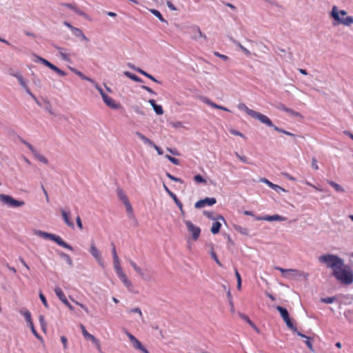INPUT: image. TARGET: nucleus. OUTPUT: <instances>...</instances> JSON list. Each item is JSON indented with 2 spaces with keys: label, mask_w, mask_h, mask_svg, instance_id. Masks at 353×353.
Listing matches in <instances>:
<instances>
[{
  "label": "nucleus",
  "mask_w": 353,
  "mask_h": 353,
  "mask_svg": "<svg viewBox=\"0 0 353 353\" xmlns=\"http://www.w3.org/2000/svg\"><path fill=\"white\" fill-rule=\"evenodd\" d=\"M332 272V275L339 281L346 285L352 283L353 274L350 270L343 268L344 265H339Z\"/></svg>",
  "instance_id": "f03ea898"
},
{
  "label": "nucleus",
  "mask_w": 353,
  "mask_h": 353,
  "mask_svg": "<svg viewBox=\"0 0 353 353\" xmlns=\"http://www.w3.org/2000/svg\"><path fill=\"white\" fill-rule=\"evenodd\" d=\"M238 108L240 110L245 111L249 116H250L252 118H253V117H254V114L256 112L255 110L250 109L249 108L247 107V105L245 104H244L243 103H241L238 105Z\"/></svg>",
  "instance_id": "b1692460"
},
{
  "label": "nucleus",
  "mask_w": 353,
  "mask_h": 353,
  "mask_svg": "<svg viewBox=\"0 0 353 353\" xmlns=\"http://www.w3.org/2000/svg\"><path fill=\"white\" fill-rule=\"evenodd\" d=\"M134 270L145 280L146 281H150V278L149 276L146 275L143 271L139 267L137 266Z\"/></svg>",
  "instance_id": "de8ad7c7"
},
{
  "label": "nucleus",
  "mask_w": 353,
  "mask_h": 353,
  "mask_svg": "<svg viewBox=\"0 0 353 353\" xmlns=\"http://www.w3.org/2000/svg\"><path fill=\"white\" fill-rule=\"evenodd\" d=\"M20 314L23 315L28 323V325L33 323L31 318V313L27 309H23L19 311Z\"/></svg>",
  "instance_id": "c756f323"
},
{
  "label": "nucleus",
  "mask_w": 353,
  "mask_h": 353,
  "mask_svg": "<svg viewBox=\"0 0 353 353\" xmlns=\"http://www.w3.org/2000/svg\"><path fill=\"white\" fill-rule=\"evenodd\" d=\"M30 329H31V331L33 333V334L37 338V339H41V336L40 335L37 333V332L36 331L35 328H34V324L33 323H31L29 325Z\"/></svg>",
  "instance_id": "0e129e2a"
},
{
  "label": "nucleus",
  "mask_w": 353,
  "mask_h": 353,
  "mask_svg": "<svg viewBox=\"0 0 353 353\" xmlns=\"http://www.w3.org/2000/svg\"><path fill=\"white\" fill-rule=\"evenodd\" d=\"M149 103L152 105L154 111L155 113L158 115H162L163 114V110L161 105H158L156 103L155 100L154 99H150L148 101Z\"/></svg>",
  "instance_id": "4be33fe9"
},
{
  "label": "nucleus",
  "mask_w": 353,
  "mask_h": 353,
  "mask_svg": "<svg viewBox=\"0 0 353 353\" xmlns=\"http://www.w3.org/2000/svg\"><path fill=\"white\" fill-rule=\"evenodd\" d=\"M331 15L333 19L338 21L339 23L349 26L353 23V17L351 16L341 18L339 15V10L336 6H333L331 12Z\"/></svg>",
  "instance_id": "20e7f679"
},
{
  "label": "nucleus",
  "mask_w": 353,
  "mask_h": 353,
  "mask_svg": "<svg viewBox=\"0 0 353 353\" xmlns=\"http://www.w3.org/2000/svg\"><path fill=\"white\" fill-rule=\"evenodd\" d=\"M81 330L82 331V334L86 340H90L93 339V335L90 334L85 329V326L82 324L80 325Z\"/></svg>",
  "instance_id": "58836bf2"
},
{
  "label": "nucleus",
  "mask_w": 353,
  "mask_h": 353,
  "mask_svg": "<svg viewBox=\"0 0 353 353\" xmlns=\"http://www.w3.org/2000/svg\"><path fill=\"white\" fill-rule=\"evenodd\" d=\"M210 255L212 256V258L215 261V262L220 266H221V263L220 262V261L217 258V256L216 254V253L213 251V250H211L210 252Z\"/></svg>",
  "instance_id": "052dcab7"
},
{
  "label": "nucleus",
  "mask_w": 353,
  "mask_h": 353,
  "mask_svg": "<svg viewBox=\"0 0 353 353\" xmlns=\"http://www.w3.org/2000/svg\"><path fill=\"white\" fill-rule=\"evenodd\" d=\"M150 12L155 17H157L161 22L168 23V21L163 17L162 14L159 10L155 9H150Z\"/></svg>",
  "instance_id": "e433bc0d"
},
{
  "label": "nucleus",
  "mask_w": 353,
  "mask_h": 353,
  "mask_svg": "<svg viewBox=\"0 0 353 353\" xmlns=\"http://www.w3.org/2000/svg\"><path fill=\"white\" fill-rule=\"evenodd\" d=\"M126 335L132 342V346L134 349L141 350L144 347L141 343L131 333L126 332Z\"/></svg>",
  "instance_id": "2eb2a0df"
},
{
  "label": "nucleus",
  "mask_w": 353,
  "mask_h": 353,
  "mask_svg": "<svg viewBox=\"0 0 353 353\" xmlns=\"http://www.w3.org/2000/svg\"><path fill=\"white\" fill-rule=\"evenodd\" d=\"M279 108L284 112H286L288 113H290L294 116H296V117H298V116H300V114L298 112H296L292 109H290L287 107H285L284 105H282L281 104L279 106Z\"/></svg>",
  "instance_id": "c9c22d12"
},
{
  "label": "nucleus",
  "mask_w": 353,
  "mask_h": 353,
  "mask_svg": "<svg viewBox=\"0 0 353 353\" xmlns=\"http://www.w3.org/2000/svg\"><path fill=\"white\" fill-rule=\"evenodd\" d=\"M124 205L125 206L128 217L134 221V226H137L138 225V222H137V219L134 217V213H133V208H132L130 201L127 202Z\"/></svg>",
  "instance_id": "a211bd4d"
},
{
  "label": "nucleus",
  "mask_w": 353,
  "mask_h": 353,
  "mask_svg": "<svg viewBox=\"0 0 353 353\" xmlns=\"http://www.w3.org/2000/svg\"><path fill=\"white\" fill-rule=\"evenodd\" d=\"M59 254L61 256V258L63 259L70 266L73 265L72 260L68 254L61 252Z\"/></svg>",
  "instance_id": "4c0bfd02"
},
{
  "label": "nucleus",
  "mask_w": 353,
  "mask_h": 353,
  "mask_svg": "<svg viewBox=\"0 0 353 353\" xmlns=\"http://www.w3.org/2000/svg\"><path fill=\"white\" fill-rule=\"evenodd\" d=\"M135 134L145 144L149 146L154 145V142L152 141L150 139L147 138L145 135L141 134V132H136Z\"/></svg>",
  "instance_id": "cd10ccee"
},
{
  "label": "nucleus",
  "mask_w": 353,
  "mask_h": 353,
  "mask_svg": "<svg viewBox=\"0 0 353 353\" xmlns=\"http://www.w3.org/2000/svg\"><path fill=\"white\" fill-rule=\"evenodd\" d=\"M203 214L210 219L212 220H223L225 221L224 218L221 215H219L217 217H214L213 212L210 211H204Z\"/></svg>",
  "instance_id": "f704fd0d"
},
{
  "label": "nucleus",
  "mask_w": 353,
  "mask_h": 353,
  "mask_svg": "<svg viewBox=\"0 0 353 353\" xmlns=\"http://www.w3.org/2000/svg\"><path fill=\"white\" fill-rule=\"evenodd\" d=\"M233 43L236 46H238L244 53L245 55L247 56H250L251 54V52L250 50H248L247 48H245V47H243L240 42L236 41V40H232Z\"/></svg>",
  "instance_id": "a19ab883"
},
{
  "label": "nucleus",
  "mask_w": 353,
  "mask_h": 353,
  "mask_svg": "<svg viewBox=\"0 0 353 353\" xmlns=\"http://www.w3.org/2000/svg\"><path fill=\"white\" fill-rule=\"evenodd\" d=\"M12 77L17 79L19 83L21 85V87L25 90L26 92L28 94L32 99H35V95L32 93L30 88L28 86L26 81L24 79L23 76L19 74H12Z\"/></svg>",
  "instance_id": "9b49d317"
},
{
  "label": "nucleus",
  "mask_w": 353,
  "mask_h": 353,
  "mask_svg": "<svg viewBox=\"0 0 353 353\" xmlns=\"http://www.w3.org/2000/svg\"><path fill=\"white\" fill-rule=\"evenodd\" d=\"M35 234H37V236L43 238V239H49V240H51L52 241H54L56 243H57L59 245L64 248H66L69 250H71L72 251L73 250V248L69 244H68L67 243H65L62 239L61 236H58V235H56V234H52V233H48V232H43V231H41V230H37L35 232Z\"/></svg>",
  "instance_id": "7ed1b4c3"
},
{
  "label": "nucleus",
  "mask_w": 353,
  "mask_h": 353,
  "mask_svg": "<svg viewBox=\"0 0 353 353\" xmlns=\"http://www.w3.org/2000/svg\"><path fill=\"white\" fill-rule=\"evenodd\" d=\"M90 341H92L93 343L96 345L98 351L100 353H102L99 341L95 336H93V339H91Z\"/></svg>",
  "instance_id": "3c124183"
},
{
  "label": "nucleus",
  "mask_w": 353,
  "mask_h": 353,
  "mask_svg": "<svg viewBox=\"0 0 353 353\" xmlns=\"http://www.w3.org/2000/svg\"><path fill=\"white\" fill-rule=\"evenodd\" d=\"M33 155L40 162H41V163H43L44 164H48V159L44 156H43L41 154H39L38 152H37Z\"/></svg>",
  "instance_id": "79ce46f5"
},
{
  "label": "nucleus",
  "mask_w": 353,
  "mask_h": 353,
  "mask_svg": "<svg viewBox=\"0 0 353 353\" xmlns=\"http://www.w3.org/2000/svg\"><path fill=\"white\" fill-rule=\"evenodd\" d=\"M34 58H35L34 59V62H39V63L43 64L44 65L47 66L48 68H49L51 70H52L53 71H54L59 76L64 77V76L66 75V73L63 70H61L60 68H59L56 65H53L50 61H48V60L45 59L44 58H42V57H41L39 56H37V55H34Z\"/></svg>",
  "instance_id": "0eeeda50"
},
{
  "label": "nucleus",
  "mask_w": 353,
  "mask_h": 353,
  "mask_svg": "<svg viewBox=\"0 0 353 353\" xmlns=\"http://www.w3.org/2000/svg\"><path fill=\"white\" fill-rule=\"evenodd\" d=\"M216 203V200L214 197H206L203 199H201L195 203L194 207L196 208H201L205 207V205H213Z\"/></svg>",
  "instance_id": "f8f14e48"
},
{
  "label": "nucleus",
  "mask_w": 353,
  "mask_h": 353,
  "mask_svg": "<svg viewBox=\"0 0 353 353\" xmlns=\"http://www.w3.org/2000/svg\"><path fill=\"white\" fill-rule=\"evenodd\" d=\"M203 101L204 103H205L206 104L209 105L210 106L214 108L220 109V110H225V111H229V110L227 109L226 108L223 107V106L219 105H217L216 103H215L212 102V101H210L207 97H203Z\"/></svg>",
  "instance_id": "393cba45"
},
{
  "label": "nucleus",
  "mask_w": 353,
  "mask_h": 353,
  "mask_svg": "<svg viewBox=\"0 0 353 353\" xmlns=\"http://www.w3.org/2000/svg\"><path fill=\"white\" fill-rule=\"evenodd\" d=\"M39 321L40 323V325H41L42 330L43 332H46V321H45V318H44V316L43 315H40L39 316Z\"/></svg>",
  "instance_id": "09e8293b"
},
{
  "label": "nucleus",
  "mask_w": 353,
  "mask_h": 353,
  "mask_svg": "<svg viewBox=\"0 0 353 353\" xmlns=\"http://www.w3.org/2000/svg\"><path fill=\"white\" fill-rule=\"evenodd\" d=\"M184 223L193 240L196 241L201 234L200 228L195 226L190 221H185Z\"/></svg>",
  "instance_id": "1a4fd4ad"
},
{
  "label": "nucleus",
  "mask_w": 353,
  "mask_h": 353,
  "mask_svg": "<svg viewBox=\"0 0 353 353\" xmlns=\"http://www.w3.org/2000/svg\"><path fill=\"white\" fill-rule=\"evenodd\" d=\"M54 292L63 303H68V299L60 287L56 286Z\"/></svg>",
  "instance_id": "5701e85b"
},
{
  "label": "nucleus",
  "mask_w": 353,
  "mask_h": 353,
  "mask_svg": "<svg viewBox=\"0 0 353 353\" xmlns=\"http://www.w3.org/2000/svg\"><path fill=\"white\" fill-rule=\"evenodd\" d=\"M117 196L119 197V199L124 204L129 201L128 196H126V194H125V192H123V190L121 188H118L117 189Z\"/></svg>",
  "instance_id": "bb28decb"
},
{
  "label": "nucleus",
  "mask_w": 353,
  "mask_h": 353,
  "mask_svg": "<svg viewBox=\"0 0 353 353\" xmlns=\"http://www.w3.org/2000/svg\"><path fill=\"white\" fill-rule=\"evenodd\" d=\"M240 317L245 321L248 323H249L254 330H256L257 332L259 331L258 328L256 327V325L250 321L249 317L243 314H239Z\"/></svg>",
  "instance_id": "a18cd8bd"
},
{
  "label": "nucleus",
  "mask_w": 353,
  "mask_h": 353,
  "mask_svg": "<svg viewBox=\"0 0 353 353\" xmlns=\"http://www.w3.org/2000/svg\"><path fill=\"white\" fill-rule=\"evenodd\" d=\"M191 31L192 33V39H194L195 40H197L201 37L206 39V36L202 33V32L199 26H193L192 27H191Z\"/></svg>",
  "instance_id": "dca6fc26"
},
{
  "label": "nucleus",
  "mask_w": 353,
  "mask_h": 353,
  "mask_svg": "<svg viewBox=\"0 0 353 353\" xmlns=\"http://www.w3.org/2000/svg\"><path fill=\"white\" fill-rule=\"evenodd\" d=\"M166 176L168 178H169L170 180L173 181H175V182H179L181 183H183V181L182 179H181L180 178H177V177H175L173 175H172L169 172H167L166 173Z\"/></svg>",
  "instance_id": "864d4df0"
},
{
  "label": "nucleus",
  "mask_w": 353,
  "mask_h": 353,
  "mask_svg": "<svg viewBox=\"0 0 353 353\" xmlns=\"http://www.w3.org/2000/svg\"><path fill=\"white\" fill-rule=\"evenodd\" d=\"M25 145L31 151L32 154H35L37 152V150L33 147V145L30 143L27 142Z\"/></svg>",
  "instance_id": "338daca9"
},
{
  "label": "nucleus",
  "mask_w": 353,
  "mask_h": 353,
  "mask_svg": "<svg viewBox=\"0 0 353 353\" xmlns=\"http://www.w3.org/2000/svg\"><path fill=\"white\" fill-rule=\"evenodd\" d=\"M318 259L321 263L325 264L327 268H331L332 272L339 268V265H345L344 261L341 258L332 254H322Z\"/></svg>",
  "instance_id": "f257e3e1"
},
{
  "label": "nucleus",
  "mask_w": 353,
  "mask_h": 353,
  "mask_svg": "<svg viewBox=\"0 0 353 353\" xmlns=\"http://www.w3.org/2000/svg\"><path fill=\"white\" fill-rule=\"evenodd\" d=\"M234 229L236 232H239L241 234L246 235V236L249 235V231L246 228L236 225L234 227Z\"/></svg>",
  "instance_id": "37998d69"
},
{
  "label": "nucleus",
  "mask_w": 353,
  "mask_h": 353,
  "mask_svg": "<svg viewBox=\"0 0 353 353\" xmlns=\"http://www.w3.org/2000/svg\"><path fill=\"white\" fill-rule=\"evenodd\" d=\"M253 118L259 120L261 123L265 124L267 126L272 128L275 130V127L276 126L273 124L270 118L266 115H264L259 112H256Z\"/></svg>",
  "instance_id": "9d476101"
},
{
  "label": "nucleus",
  "mask_w": 353,
  "mask_h": 353,
  "mask_svg": "<svg viewBox=\"0 0 353 353\" xmlns=\"http://www.w3.org/2000/svg\"><path fill=\"white\" fill-rule=\"evenodd\" d=\"M287 218L278 215L274 214L272 216H265V221H286Z\"/></svg>",
  "instance_id": "c85d7f7f"
},
{
  "label": "nucleus",
  "mask_w": 353,
  "mask_h": 353,
  "mask_svg": "<svg viewBox=\"0 0 353 353\" xmlns=\"http://www.w3.org/2000/svg\"><path fill=\"white\" fill-rule=\"evenodd\" d=\"M90 252L92 256L97 260L101 266L103 265L101 254L100 251L97 249L94 242L91 243Z\"/></svg>",
  "instance_id": "ddd939ff"
},
{
  "label": "nucleus",
  "mask_w": 353,
  "mask_h": 353,
  "mask_svg": "<svg viewBox=\"0 0 353 353\" xmlns=\"http://www.w3.org/2000/svg\"><path fill=\"white\" fill-rule=\"evenodd\" d=\"M128 312L129 313H137L139 314V316L143 318V314L139 307H135L134 309H130L128 310Z\"/></svg>",
  "instance_id": "6e6d98bb"
},
{
  "label": "nucleus",
  "mask_w": 353,
  "mask_h": 353,
  "mask_svg": "<svg viewBox=\"0 0 353 353\" xmlns=\"http://www.w3.org/2000/svg\"><path fill=\"white\" fill-rule=\"evenodd\" d=\"M70 70L79 77H81L82 79L92 82V80L90 78L85 76L81 72L79 71L78 70L72 68H70Z\"/></svg>",
  "instance_id": "ea45409f"
},
{
  "label": "nucleus",
  "mask_w": 353,
  "mask_h": 353,
  "mask_svg": "<svg viewBox=\"0 0 353 353\" xmlns=\"http://www.w3.org/2000/svg\"><path fill=\"white\" fill-rule=\"evenodd\" d=\"M124 75L126 76L127 77L130 78V79L136 81V82H139V83H141L143 82V80L139 78V77H137V75H135L133 73H131L130 72H128V71H125L123 72Z\"/></svg>",
  "instance_id": "2f4dec72"
},
{
  "label": "nucleus",
  "mask_w": 353,
  "mask_h": 353,
  "mask_svg": "<svg viewBox=\"0 0 353 353\" xmlns=\"http://www.w3.org/2000/svg\"><path fill=\"white\" fill-rule=\"evenodd\" d=\"M134 270L145 280L146 281H150V278L149 276L146 275L143 271L139 267L137 266Z\"/></svg>",
  "instance_id": "49530a36"
},
{
  "label": "nucleus",
  "mask_w": 353,
  "mask_h": 353,
  "mask_svg": "<svg viewBox=\"0 0 353 353\" xmlns=\"http://www.w3.org/2000/svg\"><path fill=\"white\" fill-rule=\"evenodd\" d=\"M72 34L76 37L80 38L82 41H87V42L89 41V39L84 34L83 31L78 28H76L75 29H74Z\"/></svg>",
  "instance_id": "a878e982"
},
{
  "label": "nucleus",
  "mask_w": 353,
  "mask_h": 353,
  "mask_svg": "<svg viewBox=\"0 0 353 353\" xmlns=\"http://www.w3.org/2000/svg\"><path fill=\"white\" fill-rule=\"evenodd\" d=\"M174 201V203H176V205L178 206L179 208H181V205L182 203L179 200V199L177 198V196H176V194L174 193H173L172 195L170 196Z\"/></svg>",
  "instance_id": "5fc2aeb1"
},
{
  "label": "nucleus",
  "mask_w": 353,
  "mask_h": 353,
  "mask_svg": "<svg viewBox=\"0 0 353 353\" xmlns=\"http://www.w3.org/2000/svg\"><path fill=\"white\" fill-rule=\"evenodd\" d=\"M45 109L51 114H53V112L52 111V107L49 101L45 102Z\"/></svg>",
  "instance_id": "69168bd1"
},
{
  "label": "nucleus",
  "mask_w": 353,
  "mask_h": 353,
  "mask_svg": "<svg viewBox=\"0 0 353 353\" xmlns=\"http://www.w3.org/2000/svg\"><path fill=\"white\" fill-rule=\"evenodd\" d=\"M25 145L31 151L32 154H35L37 152V150L33 147V145L30 143L27 142Z\"/></svg>",
  "instance_id": "774afa93"
},
{
  "label": "nucleus",
  "mask_w": 353,
  "mask_h": 353,
  "mask_svg": "<svg viewBox=\"0 0 353 353\" xmlns=\"http://www.w3.org/2000/svg\"><path fill=\"white\" fill-rule=\"evenodd\" d=\"M296 333L297 334L298 336H301V338L304 339L305 341H304V343H305V345H307V347L312 351V352H314V349H313V345H312V338L310 337V336H307L305 334H303V333H301V332L298 331L296 332Z\"/></svg>",
  "instance_id": "6ab92c4d"
},
{
  "label": "nucleus",
  "mask_w": 353,
  "mask_h": 353,
  "mask_svg": "<svg viewBox=\"0 0 353 353\" xmlns=\"http://www.w3.org/2000/svg\"><path fill=\"white\" fill-rule=\"evenodd\" d=\"M276 308L279 312L281 317L285 322L286 325L294 332H297V327L292 323L287 309L279 305L276 306Z\"/></svg>",
  "instance_id": "423d86ee"
},
{
  "label": "nucleus",
  "mask_w": 353,
  "mask_h": 353,
  "mask_svg": "<svg viewBox=\"0 0 353 353\" xmlns=\"http://www.w3.org/2000/svg\"><path fill=\"white\" fill-rule=\"evenodd\" d=\"M39 298H40L41 302L43 303V304L44 305V306L48 308V304L47 300L42 292L39 293Z\"/></svg>",
  "instance_id": "680f3d73"
},
{
  "label": "nucleus",
  "mask_w": 353,
  "mask_h": 353,
  "mask_svg": "<svg viewBox=\"0 0 353 353\" xmlns=\"http://www.w3.org/2000/svg\"><path fill=\"white\" fill-rule=\"evenodd\" d=\"M327 183L332 186L336 192H344L345 190L342 186H341L339 184L332 181H327Z\"/></svg>",
  "instance_id": "72a5a7b5"
},
{
  "label": "nucleus",
  "mask_w": 353,
  "mask_h": 353,
  "mask_svg": "<svg viewBox=\"0 0 353 353\" xmlns=\"http://www.w3.org/2000/svg\"><path fill=\"white\" fill-rule=\"evenodd\" d=\"M221 227V223L219 221H216L212 223V226L211 228L210 231L213 234H216L219 232Z\"/></svg>",
  "instance_id": "473e14b6"
},
{
  "label": "nucleus",
  "mask_w": 353,
  "mask_h": 353,
  "mask_svg": "<svg viewBox=\"0 0 353 353\" xmlns=\"http://www.w3.org/2000/svg\"><path fill=\"white\" fill-rule=\"evenodd\" d=\"M0 201L8 206L12 208H19L24 205L25 204L23 201L16 200L11 196L3 194H0Z\"/></svg>",
  "instance_id": "39448f33"
},
{
  "label": "nucleus",
  "mask_w": 353,
  "mask_h": 353,
  "mask_svg": "<svg viewBox=\"0 0 353 353\" xmlns=\"http://www.w3.org/2000/svg\"><path fill=\"white\" fill-rule=\"evenodd\" d=\"M165 157L173 164L174 165H179V160L178 159H176L174 157H172L170 155H166Z\"/></svg>",
  "instance_id": "13d9d810"
},
{
  "label": "nucleus",
  "mask_w": 353,
  "mask_h": 353,
  "mask_svg": "<svg viewBox=\"0 0 353 353\" xmlns=\"http://www.w3.org/2000/svg\"><path fill=\"white\" fill-rule=\"evenodd\" d=\"M61 216H62V218H63L65 223L68 227L73 228L74 227V224L73 221L70 219V215H71L70 211H69V210L66 211L63 209H61Z\"/></svg>",
  "instance_id": "4468645a"
},
{
  "label": "nucleus",
  "mask_w": 353,
  "mask_h": 353,
  "mask_svg": "<svg viewBox=\"0 0 353 353\" xmlns=\"http://www.w3.org/2000/svg\"><path fill=\"white\" fill-rule=\"evenodd\" d=\"M113 265H114V268L116 271V273L117 274V276L121 274L122 273H123V271L120 265V261H119V259H114L113 260Z\"/></svg>",
  "instance_id": "7c9ffc66"
},
{
  "label": "nucleus",
  "mask_w": 353,
  "mask_h": 353,
  "mask_svg": "<svg viewBox=\"0 0 353 353\" xmlns=\"http://www.w3.org/2000/svg\"><path fill=\"white\" fill-rule=\"evenodd\" d=\"M66 51H67V50L64 49V50H63V52L61 51L60 53H59V54L63 61L70 62V54L67 53Z\"/></svg>",
  "instance_id": "c03bdc74"
},
{
  "label": "nucleus",
  "mask_w": 353,
  "mask_h": 353,
  "mask_svg": "<svg viewBox=\"0 0 353 353\" xmlns=\"http://www.w3.org/2000/svg\"><path fill=\"white\" fill-rule=\"evenodd\" d=\"M261 181L266 183L270 188L274 190L278 193H279L280 192H286L285 189H283V188L280 187L278 185L274 184L273 183L270 182L265 178L261 179Z\"/></svg>",
  "instance_id": "412c9836"
},
{
  "label": "nucleus",
  "mask_w": 353,
  "mask_h": 353,
  "mask_svg": "<svg viewBox=\"0 0 353 353\" xmlns=\"http://www.w3.org/2000/svg\"><path fill=\"white\" fill-rule=\"evenodd\" d=\"M118 277L123 282V285L126 287V288L130 292H132L133 285L132 282L128 279L126 274L123 272L121 274L119 275Z\"/></svg>",
  "instance_id": "f3484780"
},
{
  "label": "nucleus",
  "mask_w": 353,
  "mask_h": 353,
  "mask_svg": "<svg viewBox=\"0 0 353 353\" xmlns=\"http://www.w3.org/2000/svg\"><path fill=\"white\" fill-rule=\"evenodd\" d=\"M275 130L276 132H281V133H283V134H285L286 135H288V136H291V137H294L295 136V134H292V133H291V132H290L288 131H286V130H285L283 129H281V128H280L279 127H275Z\"/></svg>",
  "instance_id": "4d7b16f0"
},
{
  "label": "nucleus",
  "mask_w": 353,
  "mask_h": 353,
  "mask_svg": "<svg viewBox=\"0 0 353 353\" xmlns=\"http://www.w3.org/2000/svg\"><path fill=\"white\" fill-rule=\"evenodd\" d=\"M336 300L335 296L332 297H325L321 299V301L324 303L330 304L332 303Z\"/></svg>",
  "instance_id": "8fccbe9b"
},
{
  "label": "nucleus",
  "mask_w": 353,
  "mask_h": 353,
  "mask_svg": "<svg viewBox=\"0 0 353 353\" xmlns=\"http://www.w3.org/2000/svg\"><path fill=\"white\" fill-rule=\"evenodd\" d=\"M229 131L233 135H236V136H239V137H243V138H245L243 133H241V132L237 131V130H236L234 129H230Z\"/></svg>",
  "instance_id": "e2e57ef3"
},
{
  "label": "nucleus",
  "mask_w": 353,
  "mask_h": 353,
  "mask_svg": "<svg viewBox=\"0 0 353 353\" xmlns=\"http://www.w3.org/2000/svg\"><path fill=\"white\" fill-rule=\"evenodd\" d=\"M90 341H92L93 343L96 345L98 351L100 353H102L99 341L95 336H93V339H91Z\"/></svg>",
  "instance_id": "603ef678"
},
{
  "label": "nucleus",
  "mask_w": 353,
  "mask_h": 353,
  "mask_svg": "<svg viewBox=\"0 0 353 353\" xmlns=\"http://www.w3.org/2000/svg\"><path fill=\"white\" fill-rule=\"evenodd\" d=\"M194 180L195 181V182L196 183H205V180L203 179V177L200 175V174H197V175H195L194 176Z\"/></svg>",
  "instance_id": "bf43d9fd"
},
{
  "label": "nucleus",
  "mask_w": 353,
  "mask_h": 353,
  "mask_svg": "<svg viewBox=\"0 0 353 353\" xmlns=\"http://www.w3.org/2000/svg\"><path fill=\"white\" fill-rule=\"evenodd\" d=\"M276 269L279 270L282 273L283 276L286 278L294 277V276H304L305 277L307 276V274H305L303 272H301L300 271H299L297 270L284 269V268H279V267H276Z\"/></svg>",
  "instance_id": "6e6552de"
},
{
  "label": "nucleus",
  "mask_w": 353,
  "mask_h": 353,
  "mask_svg": "<svg viewBox=\"0 0 353 353\" xmlns=\"http://www.w3.org/2000/svg\"><path fill=\"white\" fill-rule=\"evenodd\" d=\"M103 101L108 106L112 109H118L119 107V105L117 104L113 99L108 97V95L103 96Z\"/></svg>",
  "instance_id": "aec40b11"
}]
</instances>
